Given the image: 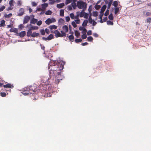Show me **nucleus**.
<instances>
[{
  "label": "nucleus",
  "instance_id": "4",
  "mask_svg": "<svg viewBox=\"0 0 151 151\" xmlns=\"http://www.w3.org/2000/svg\"><path fill=\"white\" fill-rule=\"evenodd\" d=\"M61 34L58 30H55L54 32L55 36L56 37H63L66 36V34L63 31H61Z\"/></svg>",
  "mask_w": 151,
  "mask_h": 151
},
{
  "label": "nucleus",
  "instance_id": "40",
  "mask_svg": "<svg viewBox=\"0 0 151 151\" xmlns=\"http://www.w3.org/2000/svg\"><path fill=\"white\" fill-rule=\"evenodd\" d=\"M82 41V40L81 38L76 39L75 40V42L77 43L81 42Z\"/></svg>",
  "mask_w": 151,
  "mask_h": 151
},
{
  "label": "nucleus",
  "instance_id": "30",
  "mask_svg": "<svg viewBox=\"0 0 151 151\" xmlns=\"http://www.w3.org/2000/svg\"><path fill=\"white\" fill-rule=\"evenodd\" d=\"M14 2V1L13 0H11L9 1V4L10 6L11 7H12L14 6L13 3Z\"/></svg>",
  "mask_w": 151,
  "mask_h": 151
},
{
  "label": "nucleus",
  "instance_id": "12",
  "mask_svg": "<svg viewBox=\"0 0 151 151\" xmlns=\"http://www.w3.org/2000/svg\"><path fill=\"white\" fill-rule=\"evenodd\" d=\"M3 87L4 88H12L14 87V86L11 84L8 83V84L4 85Z\"/></svg>",
  "mask_w": 151,
  "mask_h": 151
},
{
  "label": "nucleus",
  "instance_id": "23",
  "mask_svg": "<svg viewBox=\"0 0 151 151\" xmlns=\"http://www.w3.org/2000/svg\"><path fill=\"white\" fill-rule=\"evenodd\" d=\"M88 23V20H85L82 24L83 27H85L86 26Z\"/></svg>",
  "mask_w": 151,
  "mask_h": 151
},
{
  "label": "nucleus",
  "instance_id": "2",
  "mask_svg": "<svg viewBox=\"0 0 151 151\" xmlns=\"http://www.w3.org/2000/svg\"><path fill=\"white\" fill-rule=\"evenodd\" d=\"M27 87L23 89L22 92V93L25 95L32 94V96L34 97H32L31 98L35 100L37 99L38 96L35 93L37 88L36 84H34L29 87Z\"/></svg>",
  "mask_w": 151,
  "mask_h": 151
},
{
  "label": "nucleus",
  "instance_id": "3",
  "mask_svg": "<svg viewBox=\"0 0 151 151\" xmlns=\"http://www.w3.org/2000/svg\"><path fill=\"white\" fill-rule=\"evenodd\" d=\"M77 6L80 9L86 10L87 7V4L86 2L82 1H78L77 2Z\"/></svg>",
  "mask_w": 151,
  "mask_h": 151
},
{
  "label": "nucleus",
  "instance_id": "38",
  "mask_svg": "<svg viewBox=\"0 0 151 151\" xmlns=\"http://www.w3.org/2000/svg\"><path fill=\"white\" fill-rule=\"evenodd\" d=\"M38 27L37 26H32L30 28V29L32 30H35L38 29Z\"/></svg>",
  "mask_w": 151,
  "mask_h": 151
},
{
  "label": "nucleus",
  "instance_id": "36",
  "mask_svg": "<svg viewBox=\"0 0 151 151\" xmlns=\"http://www.w3.org/2000/svg\"><path fill=\"white\" fill-rule=\"evenodd\" d=\"M52 12L50 10H48L45 13V14L46 15H51Z\"/></svg>",
  "mask_w": 151,
  "mask_h": 151
},
{
  "label": "nucleus",
  "instance_id": "19",
  "mask_svg": "<svg viewBox=\"0 0 151 151\" xmlns=\"http://www.w3.org/2000/svg\"><path fill=\"white\" fill-rule=\"evenodd\" d=\"M19 36L21 37H22L26 35V32L25 31H22L19 33Z\"/></svg>",
  "mask_w": 151,
  "mask_h": 151
},
{
  "label": "nucleus",
  "instance_id": "39",
  "mask_svg": "<svg viewBox=\"0 0 151 151\" xmlns=\"http://www.w3.org/2000/svg\"><path fill=\"white\" fill-rule=\"evenodd\" d=\"M81 37L83 39H85L87 37L86 34H83L81 35Z\"/></svg>",
  "mask_w": 151,
  "mask_h": 151
},
{
  "label": "nucleus",
  "instance_id": "52",
  "mask_svg": "<svg viewBox=\"0 0 151 151\" xmlns=\"http://www.w3.org/2000/svg\"><path fill=\"white\" fill-rule=\"evenodd\" d=\"M75 21L77 24H79L80 23V21L79 19L75 20Z\"/></svg>",
  "mask_w": 151,
  "mask_h": 151
},
{
  "label": "nucleus",
  "instance_id": "59",
  "mask_svg": "<svg viewBox=\"0 0 151 151\" xmlns=\"http://www.w3.org/2000/svg\"><path fill=\"white\" fill-rule=\"evenodd\" d=\"M146 16H151V13L150 12H147L146 13Z\"/></svg>",
  "mask_w": 151,
  "mask_h": 151
},
{
  "label": "nucleus",
  "instance_id": "29",
  "mask_svg": "<svg viewBox=\"0 0 151 151\" xmlns=\"http://www.w3.org/2000/svg\"><path fill=\"white\" fill-rule=\"evenodd\" d=\"M74 1V0H66L65 4H66L67 5L72 2V1L73 2Z\"/></svg>",
  "mask_w": 151,
  "mask_h": 151
},
{
  "label": "nucleus",
  "instance_id": "16",
  "mask_svg": "<svg viewBox=\"0 0 151 151\" xmlns=\"http://www.w3.org/2000/svg\"><path fill=\"white\" fill-rule=\"evenodd\" d=\"M48 4L47 3H44L42 4V8L43 11L45 10L46 8L48 6Z\"/></svg>",
  "mask_w": 151,
  "mask_h": 151
},
{
  "label": "nucleus",
  "instance_id": "56",
  "mask_svg": "<svg viewBox=\"0 0 151 151\" xmlns=\"http://www.w3.org/2000/svg\"><path fill=\"white\" fill-rule=\"evenodd\" d=\"M93 15L94 17H96L98 16V13L96 12H93Z\"/></svg>",
  "mask_w": 151,
  "mask_h": 151
},
{
  "label": "nucleus",
  "instance_id": "10",
  "mask_svg": "<svg viewBox=\"0 0 151 151\" xmlns=\"http://www.w3.org/2000/svg\"><path fill=\"white\" fill-rule=\"evenodd\" d=\"M113 2L112 0H110L108 2L107 0L105 1V3L106 4H108V6L107 7V9H109L110 8V6L112 4Z\"/></svg>",
  "mask_w": 151,
  "mask_h": 151
},
{
  "label": "nucleus",
  "instance_id": "18",
  "mask_svg": "<svg viewBox=\"0 0 151 151\" xmlns=\"http://www.w3.org/2000/svg\"><path fill=\"white\" fill-rule=\"evenodd\" d=\"M45 22L46 24L49 25L52 22V19L50 18H48L45 21Z\"/></svg>",
  "mask_w": 151,
  "mask_h": 151
},
{
  "label": "nucleus",
  "instance_id": "44",
  "mask_svg": "<svg viewBox=\"0 0 151 151\" xmlns=\"http://www.w3.org/2000/svg\"><path fill=\"white\" fill-rule=\"evenodd\" d=\"M40 32L41 34L42 35H44L45 34V32L44 29H41L40 30Z\"/></svg>",
  "mask_w": 151,
  "mask_h": 151
},
{
  "label": "nucleus",
  "instance_id": "57",
  "mask_svg": "<svg viewBox=\"0 0 151 151\" xmlns=\"http://www.w3.org/2000/svg\"><path fill=\"white\" fill-rule=\"evenodd\" d=\"M93 35L95 37H98L99 36L96 33H93Z\"/></svg>",
  "mask_w": 151,
  "mask_h": 151
},
{
  "label": "nucleus",
  "instance_id": "7",
  "mask_svg": "<svg viewBox=\"0 0 151 151\" xmlns=\"http://www.w3.org/2000/svg\"><path fill=\"white\" fill-rule=\"evenodd\" d=\"M30 17L32 19L30 20V23L31 24H35L37 22V20L34 18V16L33 14L30 15Z\"/></svg>",
  "mask_w": 151,
  "mask_h": 151
},
{
  "label": "nucleus",
  "instance_id": "33",
  "mask_svg": "<svg viewBox=\"0 0 151 151\" xmlns=\"http://www.w3.org/2000/svg\"><path fill=\"white\" fill-rule=\"evenodd\" d=\"M87 40L88 41L92 42L93 39L92 37L89 36L88 37Z\"/></svg>",
  "mask_w": 151,
  "mask_h": 151
},
{
  "label": "nucleus",
  "instance_id": "15",
  "mask_svg": "<svg viewBox=\"0 0 151 151\" xmlns=\"http://www.w3.org/2000/svg\"><path fill=\"white\" fill-rule=\"evenodd\" d=\"M62 28L63 30L65 31V32H68V27L67 25H64L63 26Z\"/></svg>",
  "mask_w": 151,
  "mask_h": 151
},
{
  "label": "nucleus",
  "instance_id": "9",
  "mask_svg": "<svg viewBox=\"0 0 151 151\" xmlns=\"http://www.w3.org/2000/svg\"><path fill=\"white\" fill-rule=\"evenodd\" d=\"M53 38L54 36L53 35L51 34H50L48 37H42V39L44 40L47 41V40H51V39H53Z\"/></svg>",
  "mask_w": 151,
  "mask_h": 151
},
{
  "label": "nucleus",
  "instance_id": "53",
  "mask_svg": "<svg viewBox=\"0 0 151 151\" xmlns=\"http://www.w3.org/2000/svg\"><path fill=\"white\" fill-rule=\"evenodd\" d=\"M45 32L47 34L50 33L49 30L47 28H46L45 30Z\"/></svg>",
  "mask_w": 151,
  "mask_h": 151
},
{
  "label": "nucleus",
  "instance_id": "11",
  "mask_svg": "<svg viewBox=\"0 0 151 151\" xmlns=\"http://www.w3.org/2000/svg\"><path fill=\"white\" fill-rule=\"evenodd\" d=\"M77 0H74V1L71 4V6L74 9H75L76 8V7L77 6V4H76V3Z\"/></svg>",
  "mask_w": 151,
  "mask_h": 151
},
{
  "label": "nucleus",
  "instance_id": "46",
  "mask_svg": "<svg viewBox=\"0 0 151 151\" xmlns=\"http://www.w3.org/2000/svg\"><path fill=\"white\" fill-rule=\"evenodd\" d=\"M0 95L2 97H4L6 96V94L4 92H1Z\"/></svg>",
  "mask_w": 151,
  "mask_h": 151
},
{
  "label": "nucleus",
  "instance_id": "58",
  "mask_svg": "<svg viewBox=\"0 0 151 151\" xmlns=\"http://www.w3.org/2000/svg\"><path fill=\"white\" fill-rule=\"evenodd\" d=\"M87 32V30L85 28L83 29V31L82 32V33L83 34H86V32Z\"/></svg>",
  "mask_w": 151,
  "mask_h": 151
},
{
  "label": "nucleus",
  "instance_id": "5",
  "mask_svg": "<svg viewBox=\"0 0 151 151\" xmlns=\"http://www.w3.org/2000/svg\"><path fill=\"white\" fill-rule=\"evenodd\" d=\"M55 79L54 83L56 84H58L59 83L60 80H62V78H57L56 77H55L54 78L52 77L50 79V78H48V79L50 81L49 82L51 81V80H53L54 79Z\"/></svg>",
  "mask_w": 151,
  "mask_h": 151
},
{
  "label": "nucleus",
  "instance_id": "13",
  "mask_svg": "<svg viewBox=\"0 0 151 151\" xmlns=\"http://www.w3.org/2000/svg\"><path fill=\"white\" fill-rule=\"evenodd\" d=\"M106 5H104L103 6L101 7V10L100 13L101 14H104V12L106 8Z\"/></svg>",
  "mask_w": 151,
  "mask_h": 151
},
{
  "label": "nucleus",
  "instance_id": "35",
  "mask_svg": "<svg viewBox=\"0 0 151 151\" xmlns=\"http://www.w3.org/2000/svg\"><path fill=\"white\" fill-rule=\"evenodd\" d=\"M75 35L77 37H78V36H80V33L77 30H76L75 31Z\"/></svg>",
  "mask_w": 151,
  "mask_h": 151
},
{
  "label": "nucleus",
  "instance_id": "42",
  "mask_svg": "<svg viewBox=\"0 0 151 151\" xmlns=\"http://www.w3.org/2000/svg\"><path fill=\"white\" fill-rule=\"evenodd\" d=\"M93 20L91 16H90L88 19V22L90 24H91Z\"/></svg>",
  "mask_w": 151,
  "mask_h": 151
},
{
  "label": "nucleus",
  "instance_id": "22",
  "mask_svg": "<svg viewBox=\"0 0 151 151\" xmlns=\"http://www.w3.org/2000/svg\"><path fill=\"white\" fill-rule=\"evenodd\" d=\"M10 31L11 32H17V29L16 28H12L10 29Z\"/></svg>",
  "mask_w": 151,
  "mask_h": 151
},
{
  "label": "nucleus",
  "instance_id": "34",
  "mask_svg": "<svg viewBox=\"0 0 151 151\" xmlns=\"http://www.w3.org/2000/svg\"><path fill=\"white\" fill-rule=\"evenodd\" d=\"M5 21L4 20H2L0 22L1 24L2 25L3 27L6 25L5 24Z\"/></svg>",
  "mask_w": 151,
  "mask_h": 151
},
{
  "label": "nucleus",
  "instance_id": "8",
  "mask_svg": "<svg viewBox=\"0 0 151 151\" xmlns=\"http://www.w3.org/2000/svg\"><path fill=\"white\" fill-rule=\"evenodd\" d=\"M24 9L23 8H21L19 9V12L17 13L18 16L19 17L22 16L24 14Z\"/></svg>",
  "mask_w": 151,
  "mask_h": 151
},
{
  "label": "nucleus",
  "instance_id": "62",
  "mask_svg": "<svg viewBox=\"0 0 151 151\" xmlns=\"http://www.w3.org/2000/svg\"><path fill=\"white\" fill-rule=\"evenodd\" d=\"M17 5L19 6H20L22 5V2L20 1H18L17 2Z\"/></svg>",
  "mask_w": 151,
  "mask_h": 151
},
{
  "label": "nucleus",
  "instance_id": "55",
  "mask_svg": "<svg viewBox=\"0 0 151 151\" xmlns=\"http://www.w3.org/2000/svg\"><path fill=\"white\" fill-rule=\"evenodd\" d=\"M32 6H36L37 5V4L35 2H32Z\"/></svg>",
  "mask_w": 151,
  "mask_h": 151
},
{
  "label": "nucleus",
  "instance_id": "21",
  "mask_svg": "<svg viewBox=\"0 0 151 151\" xmlns=\"http://www.w3.org/2000/svg\"><path fill=\"white\" fill-rule=\"evenodd\" d=\"M39 35H40L39 33H38L33 32L31 35V37H37L38 36H39Z\"/></svg>",
  "mask_w": 151,
  "mask_h": 151
},
{
  "label": "nucleus",
  "instance_id": "60",
  "mask_svg": "<svg viewBox=\"0 0 151 151\" xmlns=\"http://www.w3.org/2000/svg\"><path fill=\"white\" fill-rule=\"evenodd\" d=\"M103 14H101L99 15V18L100 19H102V17L103 15Z\"/></svg>",
  "mask_w": 151,
  "mask_h": 151
},
{
  "label": "nucleus",
  "instance_id": "47",
  "mask_svg": "<svg viewBox=\"0 0 151 151\" xmlns=\"http://www.w3.org/2000/svg\"><path fill=\"white\" fill-rule=\"evenodd\" d=\"M72 25L73 26V27L74 28L76 27H77V25L75 23V22L74 21H73L71 23Z\"/></svg>",
  "mask_w": 151,
  "mask_h": 151
},
{
  "label": "nucleus",
  "instance_id": "63",
  "mask_svg": "<svg viewBox=\"0 0 151 151\" xmlns=\"http://www.w3.org/2000/svg\"><path fill=\"white\" fill-rule=\"evenodd\" d=\"M72 9L71 6L69 5L68 6V10H71Z\"/></svg>",
  "mask_w": 151,
  "mask_h": 151
},
{
  "label": "nucleus",
  "instance_id": "37",
  "mask_svg": "<svg viewBox=\"0 0 151 151\" xmlns=\"http://www.w3.org/2000/svg\"><path fill=\"white\" fill-rule=\"evenodd\" d=\"M106 23L108 25H113V22L110 20L107 21Z\"/></svg>",
  "mask_w": 151,
  "mask_h": 151
},
{
  "label": "nucleus",
  "instance_id": "61",
  "mask_svg": "<svg viewBox=\"0 0 151 151\" xmlns=\"http://www.w3.org/2000/svg\"><path fill=\"white\" fill-rule=\"evenodd\" d=\"M151 21V18L150 17L147 19V22L150 23Z\"/></svg>",
  "mask_w": 151,
  "mask_h": 151
},
{
  "label": "nucleus",
  "instance_id": "48",
  "mask_svg": "<svg viewBox=\"0 0 151 151\" xmlns=\"http://www.w3.org/2000/svg\"><path fill=\"white\" fill-rule=\"evenodd\" d=\"M100 6L99 5H96L95 6V8L97 10L99 9L100 8Z\"/></svg>",
  "mask_w": 151,
  "mask_h": 151
},
{
  "label": "nucleus",
  "instance_id": "31",
  "mask_svg": "<svg viewBox=\"0 0 151 151\" xmlns=\"http://www.w3.org/2000/svg\"><path fill=\"white\" fill-rule=\"evenodd\" d=\"M84 10H83L82 12H81L80 15V16L81 17H82L84 16L85 13L84 12Z\"/></svg>",
  "mask_w": 151,
  "mask_h": 151
},
{
  "label": "nucleus",
  "instance_id": "41",
  "mask_svg": "<svg viewBox=\"0 0 151 151\" xmlns=\"http://www.w3.org/2000/svg\"><path fill=\"white\" fill-rule=\"evenodd\" d=\"M109 9H107L104 13V16H107L109 14Z\"/></svg>",
  "mask_w": 151,
  "mask_h": 151
},
{
  "label": "nucleus",
  "instance_id": "32",
  "mask_svg": "<svg viewBox=\"0 0 151 151\" xmlns=\"http://www.w3.org/2000/svg\"><path fill=\"white\" fill-rule=\"evenodd\" d=\"M64 20L62 18L60 19L58 21V22L60 24H64Z\"/></svg>",
  "mask_w": 151,
  "mask_h": 151
},
{
  "label": "nucleus",
  "instance_id": "17",
  "mask_svg": "<svg viewBox=\"0 0 151 151\" xmlns=\"http://www.w3.org/2000/svg\"><path fill=\"white\" fill-rule=\"evenodd\" d=\"M57 27H58L55 25H50L49 27V28L50 29V30L53 29H57Z\"/></svg>",
  "mask_w": 151,
  "mask_h": 151
},
{
  "label": "nucleus",
  "instance_id": "45",
  "mask_svg": "<svg viewBox=\"0 0 151 151\" xmlns=\"http://www.w3.org/2000/svg\"><path fill=\"white\" fill-rule=\"evenodd\" d=\"M70 18L73 19H75V17L73 13H71L70 14Z\"/></svg>",
  "mask_w": 151,
  "mask_h": 151
},
{
  "label": "nucleus",
  "instance_id": "43",
  "mask_svg": "<svg viewBox=\"0 0 151 151\" xmlns=\"http://www.w3.org/2000/svg\"><path fill=\"white\" fill-rule=\"evenodd\" d=\"M68 38L70 40H73L74 39V37L73 36L71 35L69 36Z\"/></svg>",
  "mask_w": 151,
  "mask_h": 151
},
{
  "label": "nucleus",
  "instance_id": "54",
  "mask_svg": "<svg viewBox=\"0 0 151 151\" xmlns=\"http://www.w3.org/2000/svg\"><path fill=\"white\" fill-rule=\"evenodd\" d=\"M92 34V31L91 30H89L87 32V35H90Z\"/></svg>",
  "mask_w": 151,
  "mask_h": 151
},
{
  "label": "nucleus",
  "instance_id": "20",
  "mask_svg": "<svg viewBox=\"0 0 151 151\" xmlns=\"http://www.w3.org/2000/svg\"><path fill=\"white\" fill-rule=\"evenodd\" d=\"M32 35V30H31V29H30L28 30L27 32V35L28 37H30V36H31Z\"/></svg>",
  "mask_w": 151,
  "mask_h": 151
},
{
  "label": "nucleus",
  "instance_id": "49",
  "mask_svg": "<svg viewBox=\"0 0 151 151\" xmlns=\"http://www.w3.org/2000/svg\"><path fill=\"white\" fill-rule=\"evenodd\" d=\"M5 8L4 6H2L0 8V12L2 11Z\"/></svg>",
  "mask_w": 151,
  "mask_h": 151
},
{
  "label": "nucleus",
  "instance_id": "24",
  "mask_svg": "<svg viewBox=\"0 0 151 151\" xmlns=\"http://www.w3.org/2000/svg\"><path fill=\"white\" fill-rule=\"evenodd\" d=\"M112 5L114 6L115 7H117L118 5V2L117 1H115L113 2Z\"/></svg>",
  "mask_w": 151,
  "mask_h": 151
},
{
  "label": "nucleus",
  "instance_id": "14",
  "mask_svg": "<svg viewBox=\"0 0 151 151\" xmlns=\"http://www.w3.org/2000/svg\"><path fill=\"white\" fill-rule=\"evenodd\" d=\"M64 5L65 4L64 3H61L57 4V5L56 6L59 9H60L61 8H62L63 6H64Z\"/></svg>",
  "mask_w": 151,
  "mask_h": 151
},
{
  "label": "nucleus",
  "instance_id": "26",
  "mask_svg": "<svg viewBox=\"0 0 151 151\" xmlns=\"http://www.w3.org/2000/svg\"><path fill=\"white\" fill-rule=\"evenodd\" d=\"M108 18L109 19L111 20H113L114 19L112 13H111L110 14V15L109 16Z\"/></svg>",
  "mask_w": 151,
  "mask_h": 151
},
{
  "label": "nucleus",
  "instance_id": "51",
  "mask_svg": "<svg viewBox=\"0 0 151 151\" xmlns=\"http://www.w3.org/2000/svg\"><path fill=\"white\" fill-rule=\"evenodd\" d=\"M42 21L40 20L37 23V24L38 26H40L42 24Z\"/></svg>",
  "mask_w": 151,
  "mask_h": 151
},
{
  "label": "nucleus",
  "instance_id": "25",
  "mask_svg": "<svg viewBox=\"0 0 151 151\" xmlns=\"http://www.w3.org/2000/svg\"><path fill=\"white\" fill-rule=\"evenodd\" d=\"M12 15V13H10L9 14H5L4 16L6 18H10L11 17Z\"/></svg>",
  "mask_w": 151,
  "mask_h": 151
},
{
  "label": "nucleus",
  "instance_id": "6",
  "mask_svg": "<svg viewBox=\"0 0 151 151\" xmlns=\"http://www.w3.org/2000/svg\"><path fill=\"white\" fill-rule=\"evenodd\" d=\"M30 18V15L29 16L27 15L25 16L24 18L23 24H25L29 22Z\"/></svg>",
  "mask_w": 151,
  "mask_h": 151
},
{
  "label": "nucleus",
  "instance_id": "27",
  "mask_svg": "<svg viewBox=\"0 0 151 151\" xmlns=\"http://www.w3.org/2000/svg\"><path fill=\"white\" fill-rule=\"evenodd\" d=\"M119 8L118 7H115V8L114 9V13L115 14H116L117 13L119 12Z\"/></svg>",
  "mask_w": 151,
  "mask_h": 151
},
{
  "label": "nucleus",
  "instance_id": "64",
  "mask_svg": "<svg viewBox=\"0 0 151 151\" xmlns=\"http://www.w3.org/2000/svg\"><path fill=\"white\" fill-rule=\"evenodd\" d=\"M36 11H38V12H40L42 11H43L42 9L41 8H38L37 10Z\"/></svg>",
  "mask_w": 151,
  "mask_h": 151
},
{
  "label": "nucleus",
  "instance_id": "1",
  "mask_svg": "<svg viewBox=\"0 0 151 151\" xmlns=\"http://www.w3.org/2000/svg\"><path fill=\"white\" fill-rule=\"evenodd\" d=\"M55 61V62L53 61L51 63H53V64L52 63L51 65L49 64L50 66H51L52 65L53 66H55L54 67H52L51 69L50 70L49 77L50 78V79L52 77L54 78L58 76H61L60 71L63 69L64 65L65 64V62L63 61L60 60L58 62V65H56L55 64L56 61Z\"/></svg>",
  "mask_w": 151,
  "mask_h": 151
},
{
  "label": "nucleus",
  "instance_id": "50",
  "mask_svg": "<svg viewBox=\"0 0 151 151\" xmlns=\"http://www.w3.org/2000/svg\"><path fill=\"white\" fill-rule=\"evenodd\" d=\"M65 20L66 22H68L70 20V18L69 16L65 17Z\"/></svg>",
  "mask_w": 151,
  "mask_h": 151
},
{
  "label": "nucleus",
  "instance_id": "28",
  "mask_svg": "<svg viewBox=\"0 0 151 151\" xmlns=\"http://www.w3.org/2000/svg\"><path fill=\"white\" fill-rule=\"evenodd\" d=\"M60 16H63L64 15V10L61 9L60 10Z\"/></svg>",
  "mask_w": 151,
  "mask_h": 151
}]
</instances>
